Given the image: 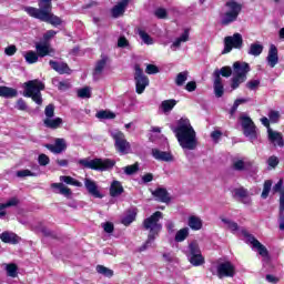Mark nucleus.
<instances>
[{
    "instance_id": "58",
    "label": "nucleus",
    "mask_w": 284,
    "mask_h": 284,
    "mask_svg": "<svg viewBox=\"0 0 284 284\" xmlns=\"http://www.w3.org/2000/svg\"><path fill=\"white\" fill-rule=\"evenodd\" d=\"M44 114L47 119H53L54 118V104H49L44 109Z\"/></svg>"
},
{
    "instance_id": "61",
    "label": "nucleus",
    "mask_w": 284,
    "mask_h": 284,
    "mask_svg": "<svg viewBox=\"0 0 284 284\" xmlns=\"http://www.w3.org/2000/svg\"><path fill=\"white\" fill-rule=\"evenodd\" d=\"M258 85H261V81L258 80H251L246 83V88H248V90H256Z\"/></svg>"
},
{
    "instance_id": "31",
    "label": "nucleus",
    "mask_w": 284,
    "mask_h": 284,
    "mask_svg": "<svg viewBox=\"0 0 284 284\" xmlns=\"http://www.w3.org/2000/svg\"><path fill=\"white\" fill-rule=\"evenodd\" d=\"M186 41H190V31L185 30L172 44L171 49L173 51H176V49L181 48L182 43H186Z\"/></svg>"
},
{
    "instance_id": "44",
    "label": "nucleus",
    "mask_w": 284,
    "mask_h": 284,
    "mask_svg": "<svg viewBox=\"0 0 284 284\" xmlns=\"http://www.w3.org/2000/svg\"><path fill=\"white\" fill-rule=\"evenodd\" d=\"M245 81H247V78L233 75V78L231 80L232 90H237V88H240L241 83H245Z\"/></svg>"
},
{
    "instance_id": "9",
    "label": "nucleus",
    "mask_w": 284,
    "mask_h": 284,
    "mask_svg": "<svg viewBox=\"0 0 284 284\" xmlns=\"http://www.w3.org/2000/svg\"><path fill=\"white\" fill-rule=\"evenodd\" d=\"M240 121H241L244 136L250 139L252 143L253 141H256L258 136L256 134V125L254 124V121H252V118L247 115H241Z\"/></svg>"
},
{
    "instance_id": "16",
    "label": "nucleus",
    "mask_w": 284,
    "mask_h": 284,
    "mask_svg": "<svg viewBox=\"0 0 284 284\" xmlns=\"http://www.w3.org/2000/svg\"><path fill=\"white\" fill-rule=\"evenodd\" d=\"M234 199H239L240 203L244 205H252V197H250V192L247 189L240 186L233 190Z\"/></svg>"
},
{
    "instance_id": "20",
    "label": "nucleus",
    "mask_w": 284,
    "mask_h": 284,
    "mask_svg": "<svg viewBox=\"0 0 284 284\" xmlns=\"http://www.w3.org/2000/svg\"><path fill=\"white\" fill-rule=\"evenodd\" d=\"M130 4V0H120L112 9L111 16L113 19H119V17H123L125 14V10Z\"/></svg>"
},
{
    "instance_id": "14",
    "label": "nucleus",
    "mask_w": 284,
    "mask_h": 284,
    "mask_svg": "<svg viewBox=\"0 0 284 284\" xmlns=\"http://www.w3.org/2000/svg\"><path fill=\"white\" fill-rule=\"evenodd\" d=\"M44 148L50 150L52 154H63L68 150V142L63 138H57L54 144H45Z\"/></svg>"
},
{
    "instance_id": "60",
    "label": "nucleus",
    "mask_w": 284,
    "mask_h": 284,
    "mask_svg": "<svg viewBox=\"0 0 284 284\" xmlns=\"http://www.w3.org/2000/svg\"><path fill=\"white\" fill-rule=\"evenodd\" d=\"M146 74H159V67L154 64H148L145 69Z\"/></svg>"
},
{
    "instance_id": "46",
    "label": "nucleus",
    "mask_w": 284,
    "mask_h": 284,
    "mask_svg": "<svg viewBox=\"0 0 284 284\" xmlns=\"http://www.w3.org/2000/svg\"><path fill=\"white\" fill-rule=\"evenodd\" d=\"M24 59L29 64L37 63V61H39V54L34 51H28L24 54Z\"/></svg>"
},
{
    "instance_id": "63",
    "label": "nucleus",
    "mask_w": 284,
    "mask_h": 284,
    "mask_svg": "<svg viewBox=\"0 0 284 284\" xmlns=\"http://www.w3.org/2000/svg\"><path fill=\"white\" fill-rule=\"evenodd\" d=\"M267 163L270 168H276V165H278V158L272 155L268 158Z\"/></svg>"
},
{
    "instance_id": "62",
    "label": "nucleus",
    "mask_w": 284,
    "mask_h": 284,
    "mask_svg": "<svg viewBox=\"0 0 284 284\" xmlns=\"http://www.w3.org/2000/svg\"><path fill=\"white\" fill-rule=\"evenodd\" d=\"M273 192H278L280 195L284 192L283 180H278V182L273 186Z\"/></svg>"
},
{
    "instance_id": "30",
    "label": "nucleus",
    "mask_w": 284,
    "mask_h": 284,
    "mask_svg": "<svg viewBox=\"0 0 284 284\" xmlns=\"http://www.w3.org/2000/svg\"><path fill=\"white\" fill-rule=\"evenodd\" d=\"M123 192V184H121L120 181L114 180L110 185V196L114 199L116 196H121Z\"/></svg>"
},
{
    "instance_id": "41",
    "label": "nucleus",
    "mask_w": 284,
    "mask_h": 284,
    "mask_svg": "<svg viewBox=\"0 0 284 284\" xmlns=\"http://www.w3.org/2000/svg\"><path fill=\"white\" fill-rule=\"evenodd\" d=\"M187 236H190V229H187V227L181 229L175 234V242L183 243V241H185V239H187Z\"/></svg>"
},
{
    "instance_id": "34",
    "label": "nucleus",
    "mask_w": 284,
    "mask_h": 284,
    "mask_svg": "<svg viewBox=\"0 0 284 284\" xmlns=\"http://www.w3.org/2000/svg\"><path fill=\"white\" fill-rule=\"evenodd\" d=\"M189 227H191V230L199 231L201 230V227H203V221L199 216H195V215L190 216Z\"/></svg>"
},
{
    "instance_id": "48",
    "label": "nucleus",
    "mask_w": 284,
    "mask_h": 284,
    "mask_svg": "<svg viewBox=\"0 0 284 284\" xmlns=\"http://www.w3.org/2000/svg\"><path fill=\"white\" fill-rule=\"evenodd\" d=\"M272 180H266L264 182V185H263V191H262V199H267V196H270V192H272Z\"/></svg>"
},
{
    "instance_id": "54",
    "label": "nucleus",
    "mask_w": 284,
    "mask_h": 284,
    "mask_svg": "<svg viewBox=\"0 0 284 284\" xmlns=\"http://www.w3.org/2000/svg\"><path fill=\"white\" fill-rule=\"evenodd\" d=\"M38 163L39 165H41L42 168H45V165H50V158L44 154V153H41L39 156H38Z\"/></svg>"
},
{
    "instance_id": "2",
    "label": "nucleus",
    "mask_w": 284,
    "mask_h": 284,
    "mask_svg": "<svg viewBox=\"0 0 284 284\" xmlns=\"http://www.w3.org/2000/svg\"><path fill=\"white\" fill-rule=\"evenodd\" d=\"M38 6L39 8L24 7L23 10L32 19H38V21H42L43 23H50L54 28L63 23L61 18L52 13V0H38Z\"/></svg>"
},
{
    "instance_id": "8",
    "label": "nucleus",
    "mask_w": 284,
    "mask_h": 284,
    "mask_svg": "<svg viewBox=\"0 0 284 284\" xmlns=\"http://www.w3.org/2000/svg\"><path fill=\"white\" fill-rule=\"evenodd\" d=\"M186 256L191 265H194V267H199L205 263V258L201 254V248L199 247V243L196 241L189 244Z\"/></svg>"
},
{
    "instance_id": "27",
    "label": "nucleus",
    "mask_w": 284,
    "mask_h": 284,
    "mask_svg": "<svg viewBox=\"0 0 284 284\" xmlns=\"http://www.w3.org/2000/svg\"><path fill=\"white\" fill-rule=\"evenodd\" d=\"M51 189L53 190L54 194H62V196L70 197L72 196V190L65 186L63 183H52Z\"/></svg>"
},
{
    "instance_id": "4",
    "label": "nucleus",
    "mask_w": 284,
    "mask_h": 284,
    "mask_svg": "<svg viewBox=\"0 0 284 284\" xmlns=\"http://www.w3.org/2000/svg\"><path fill=\"white\" fill-rule=\"evenodd\" d=\"M23 97L27 99H32L37 105H43V97L41 91L45 90V84L39 79L30 80L23 83Z\"/></svg>"
},
{
    "instance_id": "15",
    "label": "nucleus",
    "mask_w": 284,
    "mask_h": 284,
    "mask_svg": "<svg viewBox=\"0 0 284 284\" xmlns=\"http://www.w3.org/2000/svg\"><path fill=\"white\" fill-rule=\"evenodd\" d=\"M109 62L110 58L105 54H101V58L95 62V67L93 70L94 81H99V79H101V74H103V70H105Z\"/></svg>"
},
{
    "instance_id": "51",
    "label": "nucleus",
    "mask_w": 284,
    "mask_h": 284,
    "mask_svg": "<svg viewBox=\"0 0 284 284\" xmlns=\"http://www.w3.org/2000/svg\"><path fill=\"white\" fill-rule=\"evenodd\" d=\"M135 219H136V213L131 212L122 219V224L126 226L131 225L132 223H134Z\"/></svg>"
},
{
    "instance_id": "28",
    "label": "nucleus",
    "mask_w": 284,
    "mask_h": 284,
    "mask_svg": "<svg viewBox=\"0 0 284 284\" xmlns=\"http://www.w3.org/2000/svg\"><path fill=\"white\" fill-rule=\"evenodd\" d=\"M0 239L2 243H10L11 245H17V243L21 242V237L12 232H3L0 234Z\"/></svg>"
},
{
    "instance_id": "22",
    "label": "nucleus",
    "mask_w": 284,
    "mask_h": 284,
    "mask_svg": "<svg viewBox=\"0 0 284 284\" xmlns=\"http://www.w3.org/2000/svg\"><path fill=\"white\" fill-rule=\"evenodd\" d=\"M266 61L270 68H276V65L278 64V48H276V45H270Z\"/></svg>"
},
{
    "instance_id": "59",
    "label": "nucleus",
    "mask_w": 284,
    "mask_h": 284,
    "mask_svg": "<svg viewBox=\"0 0 284 284\" xmlns=\"http://www.w3.org/2000/svg\"><path fill=\"white\" fill-rule=\"evenodd\" d=\"M4 54L7 57H14V54H17V45L10 44L9 47H7L4 49Z\"/></svg>"
},
{
    "instance_id": "45",
    "label": "nucleus",
    "mask_w": 284,
    "mask_h": 284,
    "mask_svg": "<svg viewBox=\"0 0 284 284\" xmlns=\"http://www.w3.org/2000/svg\"><path fill=\"white\" fill-rule=\"evenodd\" d=\"M97 272H98V274H102V276H106L108 278H112V276H114V271H112L103 265H98Z\"/></svg>"
},
{
    "instance_id": "21",
    "label": "nucleus",
    "mask_w": 284,
    "mask_h": 284,
    "mask_svg": "<svg viewBox=\"0 0 284 284\" xmlns=\"http://www.w3.org/2000/svg\"><path fill=\"white\" fill-rule=\"evenodd\" d=\"M267 134L270 143H272L274 148H284L283 134L281 132L274 131L272 130V128H268Z\"/></svg>"
},
{
    "instance_id": "36",
    "label": "nucleus",
    "mask_w": 284,
    "mask_h": 284,
    "mask_svg": "<svg viewBox=\"0 0 284 284\" xmlns=\"http://www.w3.org/2000/svg\"><path fill=\"white\" fill-rule=\"evenodd\" d=\"M189 77H190L189 71H182L178 73V75L175 77V85H178L179 88H181L182 85H185V81H187Z\"/></svg>"
},
{
    "instance_id": "43",
    "label": "nucleus",
    "mask_w": 284,
    "mask_h": 284,
    "mask_svg": "<svg viewBox=\"0 0 284 284\" xmlns=\"http://www.w3.org/2000/svg\"><path fill=\"white\" fill-rule=\"evenodd\" d=\"M138 34L140 39H142L143 43H145L146 45H152L154 43L152 37H150V34H148V32H145L144 30L138 29Z\"/></svg>"
},
{
    "instance_id": "29",
    "label": "nucleus",
    "mask_w": 284,
    "mask_h": 284,
    "mask_svg": "<svg viewBox=\"0 0 284 284\" xmlns=\"http://www.w3.org/2000/svg\"><path fill=\"white\" fill-rule=\"evenodd\" d=\"M265 47L260 41L253 42L250 44L247 54L251 57H261Z\"/></svg>"
},
{
    "instance_id": "1",
    "label": "nucleus",
    "mask_w": 284,
    "mask_h": 284,
    "mask_svg": "<svg viewBox=\"0 0 284 284\" xmlns=\"http://www.w3.org/2000/svg\"><path fill=\"white\" fill-rule=\"evenodd\" d=\"M173 132L183 150H195L199 148L196 131H194L187 118L180 119L178 126L173 128Z\"/></svg>"
},
{
    "instance_id": "35",
    "label": "nucleus",
    "mask_w": 284,
    "mask_h": 284,
    "mask_svg": "<svg viewBox=\"0 0 284 284\" xmlns=\"http://www.w3.org/2000/svg\"><path fill=\"white\" fill-rule=\"evenodd\" d=\"M36 50H37L38 57H48V54L52 52V49H50V44H45V43L36 44Z\"/></svg>"
},
{
    "instance_id": "53",
    "label": "nucleus",
    "mask_w": 284,
    "mask_h": 284,
    "mask_svg": "<svg viewBox=\"0 0 284 284\" xmlns=\"http://www.w3.org/2000/svg\"><path fill=\"white\" fill-rule=\"evenodd\" d=\"M156 19H168V10L165 8H158L154 10Z\"/></svg>"
},
{
    "instance_id": "5",
    "label": "nucleus",
    "mask_w": 284,
    "mask_h": 284,
    "mask_svg": "<svg viewBox=\"0 0 284 284\" xmlns=\"http://www.w3.org/2000/svg\"><path fill=\"white\" fill-rule=\"evenodd\" d=\"M79 165H83L88 170H95L98 172H108V170H112L116 162L110 159H93L90 158L81 159L78 161Z\"/></svg>"
},
{
    "instance_id": "42",
    "label": "nucleus",
    "mask_w": 284,
    "mask_h": 284,
    "mask_svg": "<svg viewBox=\"0 0 284 284\" xmlns=\"http://www.w3.org/2000/svg\"><path fill=\"white\" fill-rule=\"evenodd\" d=\"M52 83L58 88V90H61L62 92H65V90H70L72 88V84H70V81L68 80H64V81L53 80Z\"/></svg>"
},
{
    "instance_id": "10",
    "label": "nucleus",
    "mask_w": 284,
    "mask_h": 284,
    "mask_svg": "<svg viewBox=\"0 0 284 284\" xmlns=\"http://www.w3.org/2000/svg\"><path fill=\"white\" fill-rule=\"evenodd\" d=\"M134 70L135 92L136 94H143L145 88L150 85V79L143 73L141 65L135 64Z\"/></svg>"
},
{
    "instance_id": "26",
    "label": "nucleus",
    "mask_w": 284,
    "mask_h": 284,
    "mask_svg": "<svg viewBox=\"0 0 284 284\" xmlns=\"http://www.w3.org/2000/svg\"><path fill=\"white\" fill-rule=\"evenodd\" d=\"M213 89H214V94L216 99H221V97L225 94V87L223 85V79L219 77V74H216V78H214Z\"/></svg>"
},
{
    "instance_id": "23",
    "label": "nucleus",
    "mask_w": 284,
    "mask_h": 284,
    "mask_svg": "<svg viewBox=\"0 0 284 284\" xmlns=\"http://www.w3.org/2000/svg\"><path fill=\"white\" fill-rule=\"evenodd\" d=\"M151 154H152L153 159H155L156 161H164L166 163H170V161H174V156H172V153L168 152V151L152 149Z\"/></svg>"
},
{
    "instance_id": "40",
    "label": "nucleus",
    "mask_w": 284,
    "mask_h": 284,
    "mask_svg": "<svg viewBox=\"0 0 284 284\" xmlns=\"http://www.w3.org/2000/svg\"><path fill=\"white\" fill-rule=\"evenodd\" d=\"M60 181L61 183H65L67 185H74L75 187H82L83 185L81 182L74 180V178L68 175H61Z\"/></svg>"
},
{
    "instance_id": "32",
    "label": "nucleus",
    "mask_w": 284,
    "mask_h": 284,
    "mask_svg": "<svg viewBox=\"0 0 284 284\" xmlns=\"http://www.w3.org/2000/svg\"><path fill=\"white\" fill-rule=\"evenodd\" d=\"M43 123L45 128H49L50 130H57L58 128H61L63 120L61 118H45Z\"/></svg>"
},
{
    "instance_id": "49",
    "label": "nucleus",
    "mask_w": 284,
    "mask_h": 284,
    "mask_svg": "<svg viewBox=\"0 0 284 284\" xmlns=\"http://www.w3.org/2000/svg\"><path fill=\"white\" fill-rule=\"evenodd\" d=\"M95 116L97 119H116V114L111 111H99Z\"/></svg>"
},
{
    "instance_id": "7",
    "label": "nucleus",
    "mask_w": 284,
    "mask_h": 284,
    "mask_svg": "<svg viewBox=\"0 0 284 284\" xmlns=\"http://www.w3.org/2000/svg\"><path fill=\"white\" fill-rule=\"evenodd\" d=\"M226 8L229 10L223 13L221 23L222 26H230V23H234L239 19V14H241V10H243V7L239 4V2H235L234 0H229L226 2Z\"/></svg>"
},
{
    "instance_id": "12",
    "label": "nucleus",
    "mask_w": 284,
    "mask_h": 284,
    "mask_svg": "<svg viewBox=\"0 0 284 284\" xmlns=\"http://www.w3.org/2000/svg\"><path fill=\"white\" fill-rule=\"evenodd\" d=\"M236 275V266L232 262H222L217 265V277L219 278H234Z\"/></svg>"
},
{
    "instance_id": "57",
    "label": "nucleus",
    "mask_w": 284,
    "mask_h": 284,
    "mask_svg": "<svg viewBox=\"0 0 284 284\" xmlns=\"http://www.w3.org/2000/svg\"><path fill=\"white\" fill-rule=\"evenodd\" d=\"M18 179H26V176H37V174L32 173L30 170H20L16 173Z\"/></svg>"
},
{
    "instance_id": "39",
    "label": "nucleus",
    "mask_w": 284,
    "mask_h": 284,
    "mask_svg": "<svg viewBox=\"0 0 284 284\" xmlns=\"http://www.w3.org/2000/svg\"><path fill=\"white\" fill-rule=\"evenodd\" d=\"M216 74H217V77H225L226 79H229V77H232V68L231 67H223V68H221V70L216 69L213 72L214 79H216Z\"/></svg>"
},
{
    "instance_id": "38",
    "label": "nucleus",
    "mask_w": 284,
    "mask_h": 284,
    "mask_svg": "<svg viewBox=\"0 0 284 284\" xmlns=\"http://www.w3.org/2000/svg\"><path fill=\"white\" fill-rule=\"evenodd\" d=\"M222 223H224L226 230L230 232H239V224L227 217H221Z\"/></svg>"
},
{
    "instance_id": "52",
    "label": "nucleus",
    "mask_w": 284,
    "mask_h": 284,
    "mask_svg": "<svg viewBox=\"0 0 284 284\" xmlns=\"http://www.w3.org/2000/svg\"><path fill=\"white\" fill-rule=\"evenodd\" d=\"M6 270L8 276H11V278H17V264H7Z\"/></svg>"
},
{
    "instance_id": "47",
    "label": "nucleus",
    "mask_w": 284,
    "mask_h": 284,
    "mask_svg": "<svg viewBox=\"0 0 284 284\" xmlns=\"http://www.w3.org/2000/svg\"><path fill=\"white\" fill-rule=\"evenodd\" d=\"M79 99H90L92 97V89L90 87H84L78 90Z\"/></svg>"
},
{
    "instance_id": "3",
    "label": "nucleus",
    "mask_w": 284,
    "mask_h": 284,
    "mask_svg": "<svg viewBox=\"0 0 284 284\" xmlns=\"http://www.w3.org/2000/svg\"><path fill=\"white\" fill-rule=\"evenodd\" d=\"M161 220H163V212L156 211L151 216L146 217L142 222V227L148 234V240L145 243L140 247V252H145L148 247H152V243L156 241V236L161 233V230H163V224H161Z\"/></svg>"
},
{
    "instance_id": "11",
    "label": "nucleus",
    "mask_w": 284,
    "mask_h": 284,
    "mask_svg": "<svg viewBox=\"0 0 284 284\" xmlns=\"http://www.w3.org/2000/svg\"><path fill=\"white\" fill-rule=\"evenodd\" d=\"M233 48L237 50L243 48V36H241V33H234L233 37H226L224 39V50L222 51V54L232 52Z\"/></svg>"
},
{
    "instance_id": "56",
    "label": "nucleus",
    "mask_w": 284,
    "mask_h": 284,
    "mask_svg": "<svg viewBox=\"0 0 284 284\" xmlns=\"http://www.w3.org/2000/svg\"><path fill=\"white\" fill-rule=\"evenodd\" d=\"M3 205H0V207H17L19 205V199L17 197H11L9 201L6 203H2Z\"/></svg>"
},
{
    "instance_id": "13",
    "label": "nucleus",
    "mask_w": 284,
    "mask_h": 284,
    "mask_svg": "<svg viewBox=\"0 0 284 284\" xmlns=\"http://www.w3.org/2000/svg\"><path fill=\"white\" fill-rule=\"evenodd\" d=\"M244 236H246L247 243H250L255 250H257L260 256H263L264 258H270V252L267 251V247L263 245L254 235L244 233Z\"/></svg>"
},
{
    "instance_id": "50",
    "label": "nucleus",
    "mask_w": 284,
    "mask_h": 284,
    "mask_svg": "<svg viewBox=\"0 0 284 284\" xmlns=\"http://www.w3.org/2000/svg\"><path fill=\"white\" fill-rule=\"evenodd\" d=\"M123 170L124 174H126L128 176H132V174H136V172H139V163L128 165Z\"/></svg>"
},
{
    "instance_id": "64",
    "label": "nucleus",
    "mask_w": 284,
    "mask_h": 284,
    "mask_svg": "<svg viewBox=\"0 0 284 284\" xmlns=\"http://www.w3.org/2000/svg\"><path fill=\"white\" fill-rule=\"evenodd\" d=\"M278 213H284V191H282L280 195V212Z\"/></svg>"
},
{
    "instance_id": "24",
    "label": "nucleus",
    "mask_w": 284,
    "mask_h": 284,
    "mask_svg": "<svg viewBox=\"0 0 284 284\" xmlns=\"http://www.w3.org/2000/svg\"><path fill=\"white\" fill-rule=\"evenodd\" d=\"M152 195L160 203H170V201H172V199L170 197V193L168 192V189L159 187L152 192Z\"/></svg>"
},
{
    "instance_id": "17",
    "label": "nucleus",
    "mask_w": 284,
    "mask_h": 284,
    "mask_svg": "<svg viewBox=\"0 0 284 284\" xmlns=\"http://www.w3.org/2000/svg\"><path fill=\"white\" fill-rule=\"evenodd\" d=\"M250 64L246 62H234L233 63V77H242L247 79V72H250Z\"/></svg>"
},
{
    "instance_id": "6",
    "label": "nucleus",
    "mask_w": 284,
    "mask_h": 284,
    "mask_svg": "<svg viewBox=\"0 0 284 284\" xmlns=\"http://www.w3.org/2000/svg\"><path fill=\"white\" fill-rule=\"evenodd\" d=\"M111 138L114 141V148L118 154H130L132 153V144L125 138V133L121 131H111Z\"/></svg>"
},
{
    "instance_id": "37",
    "label": "nucleus",
    "mask_w": 284,
    "mask_h": 284,
    "mask_svg": "<svg viewBox=\"0 0 284 284\" xmlns=\"http://www.w3.org/2000/svg\"><path fill=\"white\" fill-rule=\"evenodd\" d=\"M175 105H176V100H174V99L164 100L161 103V108L164 113L172 112V110H174Z\"/></svg>"
},
{
    "instance_id": "55",
    "label": "nucleus",
    "mask_w": 284,
    "mask_h": 284,
    "mask_svg": "<svg viewBox=\"0 0 284 284\" xmlns=\"http://www.w3.org/2000/svg\"><path fill=\"white\" fill-rule=\"evenodd\" d=\"M268 119H270L271 123H278V121L281 119V113L278 111L271 110L268 112Z\"/></svg>"
},
{
    "instance_id": "33",
    "label": "nucleus",
    "mask_w": 284,
    "mask_h": 284,
    "mask_svg": "<svg viewBox=\"0 0 284 284\" xmlns=\"http://www.w3.org/2000/svg\"><path fill=\"white\" fill-rule=\"evenodd\" d=\"M0 97L3 99H14V97H17V89L0 87Z\"/></svg>"
},
{
    "instance_id": "18",
    "label": "nucleus",
    "mask_w": 284,
    "mask_h": 284,
    "mask_svg": "<svg viewBox=\"0 0 284 284\" xmlns=\"http://www.w3.org/2000/svg\"><path fill=\"white\" fill-rule=\"evenodd\" d=\"M84 187L87 189V192L91 194V196H94V199H103V194L99 191V185L94 180H91L90 178L84 179Z\"/></svg>"
},
{
    "instance_id": "25",
    "label": "nucleus",
    "mask_w": 284,
    "mask_h": 284,
    "mask_svg": "<svg viewBox=\"0 0 284 284\" xmlns=\"http://www.w3.org/2000/svg\"><path fill=\"white\" fill-rule=\"evenodd\" d=\"M49 64L52 68V70H54L59 74H70V67H68V63L65 62H57V61L50 60Z\"/></svg>"
},
{
    "instance_id": "19",
    "label": "nucleus",
    "mask_w": 284,
    "mask_h": 284,
    "mask_svg": "<svg viewBox=\"0 0 284 284\" xmlns=\"http://www.w3.org/2000/svg\"><path fill=\"white\" fill-rule=\"evenodd\" d=\"M253 165L254 162L252 161L234 159L231 168L234 170V172H247V170H252Z\"/></svg>"
}]
</instances>
